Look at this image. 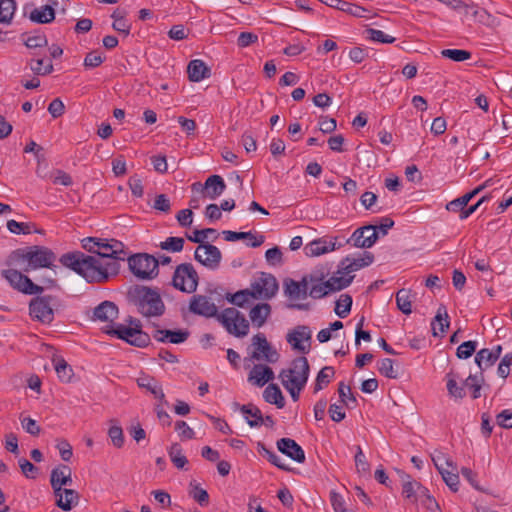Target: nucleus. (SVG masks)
I'll return each mask as SVG.
<instances>
[{"label": "nucleus", "mask_w": 512, "mask_h": 512, "mask_svg": "<svg viewBox=\"0 0 512 512\" xmlns=\"http://www.w3.org/2000/svg\"><path fill=\"white\" fill-rule=\"evenodd\" d=\"M96 255H86L83 252H70L63 254L60 262L81 275L89 283H103L108 281L110 275L118 273L117 260H123L124 245L115 239L99 238Z\"/></svg>", "instance_id": "1"}, {"label": "nucleus", "mask_w": 512, "mask_h": 512, "mask_svg": "<svg viewBox=\"0 0 512 512\" xmlns=\"http://www.w3.org/2000/svg\"><path fill=\"white\" fill-rule=\"evenodd\" d=\"M189 310L207 318L215 317L229 334L244 337L249 332V322L243 314L235 308H226L217 312L216 305L207 296L194 295L189 303Z\"/></svg>", "instance_id": "2"}, {"label": "nucleus", "mask_w": 512, "mask_h": 512, "mask_svg": "<svg viewBox=\"0 0 512 512\" xmlns=\"http://www.w3.org/2000/svg\"><path fill=\"white\" fill-rule=\"evenodd\" d=\"M55 261L56 255L50 248L34 245L12 251L7 258V265L30 272L40 268H51Z\"/></svg>", "instance_id": "3"}, {"label": "nucleus", "mask_w": 512, "mask_h": 512, "mask_svg": "<svg viewBox=\"0 0 512 512\" xmlns=\"http://www.w3.org/2000/svg\"><path fill=\"white\" fill-rule=\"evenodd\" d=\"M128 299L145 317H159L164 314V302L159 292L154 289L136 285L129 289Z\"/></svg>", "instance_id": "4"}, {"label": "nucleus", "mask_w": 512, "mask_h": 512, "mask_svg": "<svg viewBox=\"0 0 512 512\" xmlns=\"http://www.w3.org/2000/svg\"><path fill=\"white\" fill-rule=\"evenodd\" d=\"M103 332L140 348L147 347L150 343V336L141 330L140 321H137L136 327H127L123 324H117L116 327L106 325Z\"/></svg>", "instance_id": "5"}, {"label": "nucleus", "mask_w": 512, "mask_h": 512, "mask_svg": "<svg viewBox=\"0 0 512 512\" xmlns=\"http://www.w3.org/2000/svg\"><path fill=\"white\" fill-rule=\"evenodd\" d=\"M130 271L139 279L150 280L158 275L156 257L148 253H137L128 258Z\"/></svg>", "instance_id": "6"}, {"label": "nucleus", "mask_w": 512, "mask_h": 512, "mask_svg": "<svg viewBox=\"0 0 512 512\" xmlns=\"http://www.w3.org/2000/svg\"><path fill=\"white\" fill-rule=\"evenodd\" d=\"M57 298L52 295L36 296L29 303V314L33 320L50 324L54 320Z\"/></svg>", "instance_id": "7"}, {"label": "nucleus", "mask_w": 512, "mask_h": 512, "mask_svg": "<svg viewBox=\"0 0 512 512\" xmlns=\"http://www.w3.org/2000/svg\"><path fill=\"white\" fill-rule=\"evenodd\" d=\"M198 273L191 263H182L175 269L172 284L173 286L185 293H193L198 286Z\"/></svg>", "instance_id": "8"}, {"label": "nucleus", "mask_w": 512, "mask_h": 512, "mask_svg": "<svg viewBox=\"0 0 512 512\" xmlns=\"http://www.w3.org/2000/svg\"><path fill=\"white\" fill-rule=\"evenodd\" d=\"M20 270L16 267H12L10 269H6L2 271V276L9 282V284L16 290L27 294V295H38L41 294L44 288L40 285H37L32 282V280L24 275Z\"/></svg>", "instance_id": "9"}, {"label": "nucleus", "mask_w": 512, "mask_h": 512, "mask_svg": "<svg viewBox=\"0 0 512 512\" xmlns=\"http://www.w3.org/2000/svg\"><path fill=\"white\" fill-rule=\"evenodd\" d=\"M432 461L447 486L453 492H457L459 489V475L457 472H454L456 471V466L453 461L442 452L432 456Z\"/></svg>", "instance_id": "10"}, {"label": "nucleus", "mask_w": 512, "mask_h": 512, "mask_svg": "<svg viewBox=\"0 0 512 512\" xmlns=\"http://www.w3.org/2000/svg\"><path fill=\"white\" fill-rule=\"evenodd\" d=\"M252 346L251 358L253 360H264L272 364L279 360V353L272 347L263 333H258L252 337Z\"/></svg>", "instance_id": "11"}, {"label": "nucleus", "mask_w": 512, "mask_h": 512, "mask_svg": "<svg viewBox=\"0 0 512 512\" xmlns=\"http://www.w3.org/2000/svg\"><path fill=\"white\" fill-rule=\"evenodd\" d=\"M310 372V366L306 357H297L295 358L290 367L287 369H282L279 374V378L281 379L282 385L284 383H290L291 381H301L304 379V384L307 383Z\"/></svg>", "instance_id": "12"}, {"label": "nucleus", "mask_w": 512, "mask_h": 512, "mask_svg": "<svg viewBox=\"0 0 512 512\" xmlns=\"http://www.w3.org/2000/svg\"><path fill=\"white\" fill-rule=\"evenodd\" d=\"M250 288L254 294V299L268 300L276 295L279 285L272 274L261 273V275L251 283Z\"/></svg>", "instance_id": "13"}, {"label": "nucleus", "mask_w": 512, "mask_h": 512, "mask_svg": "<svg viewBox=\"0 0 512 512\" xmlns=\"http://www.w3.org/2000/svg\"><path fill=\"white\" fill-rule=\"evenodd\" d=\"M379 238L376 225H366L356 229L346 243L357 248H370Z\"/></svg>", "instance_id": "14"}, {"label": "nucleus", "mask_w": 512, "mask_h": 512, "mask_svg": "<svg viewBox=\"0 0 512 512\" xmlns=\"http://www.w3.org/2000/svg\"><path fill=\"white\" fill-rule=\"evenodd\" d=\"M194 258L203 266L215 270L220 266L222 254L216 246L206 243L196 248Z\"/></svg>", "instance_id": "15"}, {"label": "nucleus", "mask_w": 512, "mask_h": 512, "mask_svg": "<svg viewBox=\"0 0 512 512\" xmlns=\"http://www.w3.org/2000/svg\"><path fill=\"white\" fill-rule=\"evenodd\" d=\"M286 340L294 350L307 354L310 351V344L305 345L302 341L311 340V330L308 326L299 325L287 334Z\"/></svg>", "instance_id": "16"}, {"label": "nucleus", "mask_w": 512, "mask_h": 512, "mask_svg": "<svg viewBox=\"0 0 512 512\" xmlns=\"http://www.w3.org/2000/svg\"><path fill=\"white\" fill-rule=\"evenodd\" d=\"M373 261L374 255L368 251L363 252V254L357 258L348 256L341 260L338 267V273L351 274L354 271L369 266Z\"/></svg>", "instance_id": "17"}, {"label": "nucleus", "mask_w": 512, "mask_h": 512, "mask_svg": "<svg viewBox=\"0 0 512 512\" xmlns=\"http://www.w3.org/2000/svg\"><path fill=\"white\" fill-rule=\"evenodd\" d=\"M118 315V306L114 302L106 300L93 309V316L91 319L93 321L107 322V325L116 327L114 320L118 318Z\"/></svg>", "instance_id": "18"}, {"label": "nucleus", "mask_w": 512, "mask_h": 512, "mask_svg": "<svg viewBox=\"0 0 512 512\" xmlns=\"http://www.w3.org/2000/svg\"><path fill=\"white\" fill-rule=\"evenodd\" d=\"M277 449L291 458L292 460L303 463L305 461V452L302 447L291 438H281L276 443Z\"/></svg>", "instance_id": "19"}, {"label": "nucleus", "mask_w": 512, "mask_h": 512, "mask_svg": "<svg viewBox=\"0 0 512 512\" xmlns=\"http://www.w3.org/2000/svg\"><path fill=\"white\" fill-rule=\"evenodd\" d=\"M340 245L338 246V248ZM337 249L336 242L332 238L322 237L308 243L305 248V254L310 257L320 256L322 254Z\"/></svg>", "instance_id": "20"}, {"label": "nucleus", "mask_w": 512, "mask_h": 512, "mask_svg": "<svg viewBox=\"0 0 512 512\" xmlns=\"http://www.w3.org/2000/svg\"><path fill=\"white\" fill-rule=\"evenodd\" d=\"M275 378L272 368L264 364H256L248 375V381L257 387H263Z\"/></svg>", "instance_id": "21"}, {"label": "nucleus", "mask_w": 512, "mask_h": 512, "mask_svg": "<svg viewBox=\"0 0 512 512\" xmlns=\"http://www.w3.org/2000/svg\"><path fill=\"white\" fill-rule=\"evenodd\" d=\"M50 483L54 492H61L62 486L72 484L71 469L66 465H61L51 471Z\"/></svg>", "instance_id": "22"}, {"label": "nucleus", "mask_w": 512, "mask_h": 512, "mask_svg": "<svg viewBox=\"0 0 512 512\" xmlns=\"http://www.w3.org/2000/svg\"><path fill=\"white\" fill-rule=\"evenodd\" d=\"M320 2L324 3L325 5L336 8L340 11H343L349 15H352L354 17H366V13L368 12L367 9H365L362 6L356 5L354 3H350L344 0H319Z\"/></svg>", "instance_id": "23"}, {"label": "nucleus", "mask_w": 512, "mask_h": 512, "mask_svg": "<svg viewBox=\"0 0 512 512\" xmlns=\"http://www.w3.org/2000/svg\"><path fill=\"white\" fill-rule=\"evenodd\" d=\"M190 333L187 330H167L157 329L153 333V338L159 342H170L173 344H180L185 342Z\"/></svg>", "instance_id": "24"}, {"label": "nucleus", "mask_w": 512, "mask_h": 512, "mask_svg": "<svg viewBox=\"0 0 512 512\" xmlns=\"http://www.w3.org/2000/svg\"><path fill=\"white\" fill-rule=\"evenodd\" d=\"M204 188L205 196L214 200L223 194L226 189V183L221 176L215 174L206 179Z\"/></svg>", "instance_id": "25"}, {"label": "nucleus", "mask_w": 512, "mask_h": 512, "mask_svg": "<svg viewBox=\"0 0 512 512\" xmlns=\"http://www.w3.org/2000/svg\"><path fill=\"white\" fill-rule=\"evenodd\" d=\"M446 388L448 395L455 400H462L466 396L465 381L458 383V375L453 371L446 374Z\"/></svg>", "instance_id": "26"}, {"label": "nucleus", "mask_w": 512, "mask_h": 512, "mask_svg": "<svg viewBox=\"0 0 512 512\" xmlns=\"http://www.w3.org/2000/svg\"><path fill=\"white\" fill-rule=\"evenodd\" d=\"M56 505L64 511H70L78 503L79 495L73 489H61V492H54Z\"/></svg>", "instance_id": "27"}, {"label": "nucleus", "mask_w": 512, "mask_h": 512, "mask_svg": "<svg viewBox=\"0 0 512 512\" xmlns=\"http://www.w3.org/2000/svg\"><path fill=\"white\" fill-rule=\"evenodd\" d=\"M187 72L189 80L192 82H200L201 80L210 77V68L202 60H192L188 64Z\"/></svg>", "instance_id": "28"}, {"label": "nucleus", "mask_w": 512, "mask_h": 512, "mask_svg": "<svg viewBox=\"0 0 512 512\" xmlns=\"http://www.w3.org/2000/svg\"><path fill=\"white\" fill-rule=\"evenodd\" d=\"M270 314L271 306L268 303H259L250 310L249 317L252 324L260 328L266 323Z\"/></svg>", "instance_id": "29"}, {"label": "nucleus", "mask_w": 512, "mask_h": 512, "mask_svg": "<svg viewBox=\"0 0 512 512\" xmlns=\"http://www.w3.org/2000/svg\"><path fill=\"white\" fill-rule=\"evenodd\" d=\"M285 294L291 299H305L308 295V283L306 279L301 282L289 280L285 283Z\"/></svg>", "instance_id": "30"}, {"label": "nucleus", "mask_w": 512, "mask_h": 512, "mask_svg": "<svg viewBox=\"0 0 512 512\" xmlns=\"http://www.w3.org/2000/svg\"><path fill=\"white\" fill-rule=\"evenodd\" d=\"M137 384L140 388L146 389L159 400H165V395L163 393L162 387L161 385H159L158 381L155 378L149 375H142L139 378H137Z\"/></svg>", "instance_id": "31"}, {"label": "nucleus", "mask_w": 512, "mask_h": 512, "mask_svg": "<svg viewBox=\"0 0 512 512\" xmlns=\"http://www.w3.org/2000/svg\"><path fill=\"white\" fill-rule=\"evenodd\" d=\"M222 234H223L224 239L226 241H230V242L242 240V239H250V240H252V242L249 243L248 245L251 247H259L264 242V236L261 235V236H259V238H257L251 232H235V231L226 230V231H223Z\"/></svg>", "instance_id": "32"}, {"label": "nucleus", "mask_w": 512, "mask_h": 512, "mask_svg": "<svg viewBox=\"0 0 512 512\" xmlns=\"http://www.w3.org/2000/svg\"><path fill=\"white\" fill-rule=\"evenodd\" d=\"M263 398L266 402L276 405L279 409L285 406V398L276 384L271 383L265 388Z\"/></svg>", "instance_id": "33"}, {"label": "nucleus", "mask_w": 512, "mask_h": 512, "mask_svg": "<svg viewBox=\"0 0 512 512\" xmlns=\"http://www.w3.org/2000/svg\"><path fill=\"white\" fill-rule=\"evenodd\" d=\"M29 18L39 24L50 23L55 19V11L50 5H44L40 9H34Z\"/></svg>", "instance_id": "34"}, {"label": "nucleus", "mask_w": 512, "mask_h": 512, "mask_svg": "<svg viewBox=\"0 0 512 512\" xmlns=\"http://www.w3.org/2000/svg\"><path fill=\"white\" fill-rule=\"evenodd\" d=\"M240 410L244 415L250 416L252 418L249 419L246 417L247 423L250 427H259L263 424L264 417L261 410L257 406L253 404L242 405Z\"/></svg>", "instance_id": "35"}, {"label": "nucleus", "mask_w": 512, "mask_h": 512, "mask_svg": "<svg viewBox=\"0 0 512 512\" xmlns=\"http://www.w3.org/2000/svg\"><path fill=\"white\" fill-rule=\"evenodd\" d=\"M354 276L350 274H341L338 273V270L334 273L332 277L327 280L329 285V289L331 292L340 291L346 287H348L353 281Z\"/></svg>", "instance_id": "36"}, {"label": "nucleus", "mask_w": 512, "mask_h": 512, "mask_svg": "<svg viewBox=\"0 0 512 512\" xmlns=\"http://www.w3.org/2000/svg\"><path fill=\"white\" fill-rule=\"evenodd\" d=\"M257 452L266 458L271 464L275 465L279 469H282L284 471H290L291 468L287 465H285L281 458L272 450L268 449L264 443L258 442L257 443Z\"/></svg>", "instance_id": "37"}, {"label": "nucleus", "mask_w": 512, "mask_h": 512, "mask_svg": "<svg viewBox=\"0 0 512 512\" xmlns=\"http://www.w3.org/2000/svg\"><path fill=\"white\" fill-rule=\"evenodd\" d=\"M335 375V370L332 366L323 367L317 374L313 392L318 393L324 387H326Z\"/></svg>", "instance_id": "38"}, {"label": "nucleus", "mask_w": 512, "mask_h": 512, "mask_svg": "<svg viewBox=\"0 0 512 512\" xmlns=\"http://www.w3.org/2000/svg\"><path fill=\"white\" fill-rule=\"evenodd\" d=\"M496 358L490 352V349L483 348L476 353L475 363L480 369V373L493 366L496 363Z\"/></svg>", "instance_id": "39"}, {"label": "nucleus", "mask_w": 512, "mask_h": 512, "mask_svg": "<svg viewBox=\"0 0 512 512\" xmlns=\"http://www.w3.org/2000/svg\"><path fill=\"white\" fill-rule=\"evenodd\" d=\"M15 0H0V23L11 24L15 11H16Z\"/></svg>", "instance_id": "40"}, {"label": "nucleus", "mask_w": 512, "mask_h": 512, "mask_svg": "<svg viewBox=\"0 0 512 512\" xmlns=\"http://www.w3.org/2000/svg\"><path fill=\"white\" fill-rule=\"evenodd\" d=\"M226 299L228 302L238 306V307H245L247 303L250 302L251 299H254V294L251 290V288L239 290L234 294H227Z\"/></svg>", "instance_id": "41"}, {"label": "nucleus", "mask_w": 512, "mask_h": 512, "mask_svg": "<svg viewBox=\"0 0 512 512\" xmlns=\"http://www.w3.org/2000/svg\"><path fill=\"white\" fill-rule=\"evenodd\" d=\"M483 381V374L480 373V375H472L470 374L465 379V389L468 388V390L471 392V398L472 399H478L481 396V382Z\"/></svg>", "instance_id": "42"}, {"label": "nucleus", "mask_w": 512, "mask_h": 512, "mask_svg": "<svg viewBox=\"0 0 512 512\" xmlns=\"http://www.w3.org/2000/svg\"><path fill=\"white\" fill-rule=\"evenodd\" d=\"M396 304L398 309L404 314H410L412 312V301L410 299V291L406 289H400L396 293Z\"/></svg>", "instance_id": "43"}, {"label": "nucleus", "mask_w": 512, "mask_h": 512, "mask_svg": "<svg viewBox=\"0 0 512 512\" xmlns=\"http://www.w3.org/2000/svg\"><path fill=\"white\" fill-rule=\"evenodd\" d=\"M352 302V297L349 294H341L339 299L336 301L334 309L335 313L340 318L347 317L351 311Z\"/></svg>", "instance_id": "44"}, {"label": "nucleus", "mask_w": 512, "mask_h": 512, "mask_svg": "<svg viewBox=\"0 0 512 512\" xmlns=\"http://www.w3.org/2000/svg\"><path fill=\"white\" fill-rule=\"evenodd\" d=\"M55 371L59 379L69 382L73 376V370L63 358L54 359Z\"/></svg>", "instance_id": "45"}, {"label": "nucleus", "mask_w": 512, "mask_h": 512, "mask_svg": "<svg viewBox=\"0 0 512 512\" xmlns=\"http://www.w3.org/2000/svg\"><path fill=\"white\" fill-rule=\"evenodd\" d=\"M169 457L172 463L179 469H183L188 463L186 456L182 454V448L180 444L174 443L169 449Z\"/></svg>", "instance_id": "46"}, {"label": "nucleus", "mask_w": 512, "mask_h": 512, "mask_svg": "<svg viewBox=\"0 0 512 512\" xmlns=\"http://www.w3.org/2000/svg\"><path fill=\"white\" fill-rule=\"evenodd\" d=\"M407 480H404L403 487H402V494L407 498L410 499L412 502L417 501V492L418 488L420 487V483L411 480V477L409 475H406Z\"/></svg>", "instance_id": "47"}, {"label": "nucleus", "mask_w": 512, "mask_h": 512, "mask_svg": "<svg viewBox=\"0 0 512 512\" xmlns=\"http://www.w3.org/2000/svg\"><path fill=\"white\" fill-rule=\"evenodd\" d=\"M441 55L454 62H463L469 60L472 56L471 52L462 49H444L441 51Z\"/></svg>", "instance_id": "48"}, {"label": "nucleus", "mask_w": 512, "mask_h": 512, "mask_svg": "<svg viewBox=\"0 0 512 512\" xmlns=\"http://www.w3.org/2000/svg\"><path fill=\"white\" fill-rule=\"evenodd\" d=\"M378 371L381 375L390 379L398 377V371L394 369V361L390 358H384L378 362Z\"/></svg>", "instance_id": "49"}, {"label": "nucleus", "mask_w": 512, "mask_h": 512, "mask_svg": "<svg viewBox=\"0 0 512 512\" xmlns=\"http://www.w3.org/2000/svg\"><path fill=\"white\" fill-rule=\"evenodd\" d=\"M184 239L181 237H168L166 240L160 242L159 247L162 250H167L173 253L180 252L184 247Z\"/></svg>", "instance_id": "50"}, {"label": "nucleus", "mask_w": 512, "mask_h": 512, "mask_svg": "<svg viewBox=\"0 0 512 512\" xmlns=\"http://www.w3.org/2000/svg\"><path fill=\"white\" fill-rule=\"evenodd\" d=\"M366 38L375 42L380 43H393L396 39L390 35H387L382 30L368 28L365 30Z\"/></svg>", "instance_id": "51"}, {"label": "nucleus", "mask_w": 512, "mask_h": 512, "mask_svg": "<svg viewBox=\"0 0 512 512\" xmlns=\"http://www.w3.org/2000/svg\"><path fill=\"white\" fill-rule=\"evenodd\" d=\"M209 235H213V240L218 237L217 231L213 228H205L202 230H195L192 235L187 234V239L194 243L205 244L204 239Z\"/></svg>", "instance_id": "52"}, {"label": "nucleus", "mask_w": 512, "mask_h": 512, "mask_svg": "<svg viewBox=\"0 0 512 512\" xmlns=\"http://www.w3.org/2000/svg\"><path fill=\"white\" fill-rule=\"evenodd\" d=\"M434 321L439 323V330L441 335H443L447 329L449 328L450 322H449V315L447 312V308L444 305H440L437 314L434 318Z\"/></svg>", "instance_id": "53"}, {"label": "nucleus", "mask_w": 512, "mask_h": 512, "mask_svg": "<svg viewBox=\"0 0 512 512\" xmlns=\"http://www.w3.org/2000/svg\"><path fill=\"white\" fill-rule=\"evenodd\" d=\"M331 293L327 281L314 283L309 291L308 295L314 299H320Z\"/></svg>", "instance_id": "54"}, {"label": "nucleus", "mask_w": 512, "mask_h": 512, "mask_svg": "<svg viewBox=\"0 0 512 512\" xmlns=\"http://www.w3.org/2000/svg\"><path fill=\"white\" fill-rule=\"evenodd\" d=\"M108 436L111 439L112 444L116 448H122L124 445V434L121 426L114 424L108 430Z\"/></svg>", "instance_id": "55"}, {"label": "nucleus", "mask_w": 512, "mask_h": 512, "mask_svg": "<svg viewBox=\"0 0 512 512\" xmlns=\"http://www.w3.org/2000/svg\"><path fill=\"white\" fill-rule=\"evenodd\" d=\"M31 70L37 75H48L53 71V64L50 60L39 58L35 65L31 64Z\"/></svg>", "instance_id": "56"}, {"label": "nucleus", "mask_w": 512, "mask_h": 512, "mask_svg": "<svg viewBox=\"0 0 512 512\" xmlns=\"http://www.w3.org/2000/svg\"><path fill=\"white\" fill-rule=\"evenodd\" d=\"M477 347L476 341H466L457 348L456 355L460 359H467L473 355Z\"/></svg>", "instance_id": "57"}, {"label": "nucleus", "mask_w": 512, "mask_h": 512, "mask_svg": "<svg viewBox=\"0 0 512 512\" xmlns=\"http://www.w3.org/2000/svg\"><path fill=\"white\" fill-rule=\"evenodd\" d=\"M21 472L26 478L35 479L38 475L39 469L25 458L18 460Z\"/></svg>", "instance_id": "58"}, {"label": "nucleus", "mask_w": 512, "mask_h": 512, "mask_svg": "<svg viewBox=\"0 0 512 512\" xmlns=\"http://www.w3.org/2000/svg\"><path fill=\"white\" fill-rule=\"evenodd\" d=\"M51 180L55 185L71 186L73 184L72 177L65 171L57 169L51 174Z\"/></svg>", "instance_id": "59"}, {"label": "nucleus", "mask_w": 512, "mask_h": 512, "mask_svg": "<svg viewBox=\"0 0 512 512\" xmlns=\"http://www.w3.org/2000/svg\"><path fill=\"white\" fill-rule=\"evenodd\" d=\"M191 486H192V490L190 491V495L191 497L196 501L198 502L201 506H204V505H207L208 504V501H209V495H208V492L199 487L198 485H193L191 483Z\"/></svg>", "instance_id": "60"}, {"label": "nucleus", "mask_w": 512, "mask_h": 512, "mask_svg": "<svg viewBox=\"0 0 512 512\" xmlns=\"http://www.w3.org/2000/svg\"><path fill=\"white\" fill-rule=\"evenodd\" d=\"M24 44L28 48H41L46 47L48 45V40L44 34H36L33 36H28L24 40Z\"/></svg>", "instance_id": "61"}, {"label": "nucleus", "mask_w": 512, "mask_h": 512, "mask_svg": "<svg viewBox=\"0 0 512 512\" xmlns=\"http://www.w3.org/2000/svg\"><path fill=\"white\" fill-rule=\"evenodd\" d=\"M283 386L290 393L291 398L294 401H297L299 399L300 392L304 389L306 384H304V379H301V381H299V382H297L295 380L294 381L290 380V383H284Z\"/></svg>", "instance_id": "62"}, {"label": "nucleus", "mask_w": 512, "mask_h": 512, "mask_svg": "<svg viewBox=\"0 0 512 512\" xmlns=\"http://www.w3.org/2000/svg\"><path fill=\"white\" fill-rule=\"evenodd\" d=\"M258 41V36L252 32H241L237 39L240 48L248 47Z\"/></svg>", "instance_id": "63"}, {"label": "nucleus", "mask_w": 512, "mask_h": 512, "mask_svg": "<svg viewBox=\"0 0 512 512\" xmlns=\"http://www.w3.org/2000/svg\"><path fill=\"white\" fill-rule=\"evenodd\" d=\"M497 424L505 429L512 428V410L505 409L496 416Z\"/></svg>", "instance_id": "64"}]
</instances>
